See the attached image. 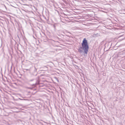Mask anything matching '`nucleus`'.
Listing matches in <instances>:
<instances>
[{
    "label": "nucleus",
    "mask_w": 125,
    "mask_h": 125,
    "mask_svg": "<svg viewBox=\"0 0 125 125\" xmlns=\"http://www.w3.org/2000/svg\"><path fill=\"white\" fill-rule=\"evenodd\" d=\"M37 80H35L34 79H31L29 80L28 82L29 83H30L32 82L33 84H31V85L34 87H35L36 86L39 84V82H37Z\"/></svg>",
    "instance_id": "2"
},
{
    "label": "nucleus",
    "mask_w": 125,
    "mask_h": 125,
    "mask_svg": "<svg viewBox=\"0 0 125 125\" xmlns=\"http://www.w3.org/2000/svg\"><path fill=\"white\" fill-rule=\"evenodd\" d=\"M25 70H26V71H29L30 70V69H25Z\"/></svg>",
    "instance_id": "4"
},
{
    "label": "nucleus",
    "mask_w": 125,
    "mask_h": 125,
    "mask_svg": "<svg viewBox=\"0 0 125 125\" xmlns=\"http://www.w3.org/2000/svg\"><path fill=\"white\" fill-rule=\"evenodd\" d=\"M28 89H31L32 88H31V87H28Z\"/></svg>",
    "instance_id": "5"
},
{
    "label": "nucleus",
    "mask_w": 125,
    "mask_h": 125,
    "mask_svg": "<svg viewBox=\"0 0 125 125\" xmlns=\"http://www.w3.org/2000/svg\"><path fill=\"white\" fill-rule=\"evenodd\" d=\"M82 46L79 47L78 51L80 53L87 54L89 49L87 41L85 38L83 39L81 43Z\"/></svg>",
    "instance_id": "1"
},
{
    "label": "nucleus",
    "mask_w": 125,
    "mask_h": 125,
    "mask_svg": "<svg viewBox=\"0 0 125 125\" xmlns=\"http://www.w3.org/2000/svg\"><path fill=\"white\" fill-rule=\"evenodd\" d=\"M19 99H20V100H23V99H21L20 98H19ZM23 100H24V99H23Z\"/></svg>",
    "instance_id": "6"
},
{
    "label": "nucleus",
    "mask_w": 125,
    "mask_h": 125,
    "mask_svg": "<svg viewBox=\"0 0 125 125\" xmlns=\"http://www.w3.org/2000/svg\"><path fill=\"white\" fill-rule=\"evenodd\" d=\"M34 72L35 73H35V74H33V75H35V76H36L37 74V73H36L37 69L35 67H34Z\"/></svg>",
    "instance_id": "3"
}]
</instances>
